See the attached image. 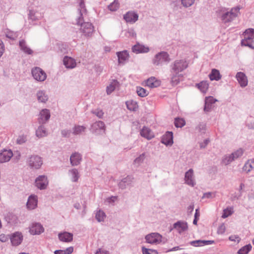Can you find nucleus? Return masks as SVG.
I'll return each instance as SVG.
<instances>
[{
    "mask_svg": "<svg viewBox=\"0 0 254 254\" xmlns=\"http://www.w3.org/2000/svg\"><path fill=\"white\" fill-rule=\"evenodd\" d=\"M126 105L128 110L130 111H134L136 108V103L134 102H127Z\"/></svg>",
    "mask_w": 254,
    "mask_h": 254,
    "instance_id": "52",
    "label": "nucleus"
},
{
    "mask_svg": "<svg viewBox=\"0 0 254 254\" xmlns=\"http://www.w3.org/2000/svg\"><path fill=\"white\" fill-rule=\"evenodd\" d=\"M226 231V227L224 223L221 224L218 228L217 233L218 234H223Z\"/></svg>",
    "mask_w": 254,
    "mask_h": 254,
    "instance_id": "58",
    "label": "nucleus"
},
{
    "mask_svg": "<svg viewBox=\"0 0 254 254\" xmlns=\"http://www.w3.org/2000/svg\"><path fill=\"white\" fill-rule=\"evenodd\" d=\"M119 64H124L128 59L129 54L127 51H124L117 53Z\"/></svg>",
    "mask_w": 254,
    "mask_h": 254,
    "instance_id": "33",
    "label": "nucleus"
},
{
    "mask_svg": "<svg viewBox=\"0 0 254 254\" xmlns=\"http://www.w3.org/2000/svg\"><path fill=\"white\" fill-rule=\"evenodd\" d=\"M42 124L36 130V135L38 138H42L48 135V132L45 126Z\"/></svg>",
    "mask_w": 254,
    "mask_h": 254,
    "instance_id": "35",
    "label": "nucleus"
},
{
    "mask_svg": "<svg viewBox=\"0 0 254 254\" xmlns=\"http://www.w3.org/2000/svg\"><path fill=\"white\" fill-rule=\"evenodd\" d=\"M145 84L150 88H155L160 86V81L154 77H151L146 81Z\"/></svg>",
    "mask_w": 254,
    "mask_h": 254,
    "instance_id": "32",
    "label": "nucleus"
},
{
    "mask_svg": "<svg viewBox=\"0 0 254 254\" xmlns=\"http://www.w3.org/2000/svg\"><path fill=\"white\" fill-rule=\"evenodd\" d=\"M142 251L143 254H158V252L156 250L149 249L144 247L142 248Z\"/></svg>",
    "mask_w": 254,
    "mask_h": 254,
    "instance_id": "54",
    "label": "nucleus"
},
{
    "mask_svg": "<svg viewBox=\"0 0 254 254\" xmlns=\"http://www.w3.org/2000/svg\"><path fill=\"white\" fill-rule=\"evenodd\" d=\"M209 142H210V140L208 138H207V139H205L203 142H200L199 143L200 148L201 149L205 148L206 147V146L207 145V144L209 143Z\"/></svg>",
    "mask_w": 254,
    "mask_h": 254,
    "instance_id": "61",
    "label": "nucleus"
},
{
    "mask_svg": "<svg viewBox=\"0 0 254 254\" xmlns=\"http://www.w3.org/2000/svg\"><path fill=\"white\" fill-rule=\"evenodd\" d=\"M27 162L31 169H38L43 164V160L40 156L33 155L28 158Z\"/></svg>",
    "mask_w": 254,
    "mask_h": 254,
    "instance_id": "6",
    "label": "nucleus"
},
{
    "mask_svg": "<svg viewBox=\"0 0 254 254\" xmlns=\"http://www.w3.org/2000/svg\"><path fill=\"white\" fill-rule=\"evenodd\" d=\"M82 161V155L78 152H74L70 157V163L72 166L79 165Z\"/></svg>",
    "mask_w": 254,
    "mask_h": 254,
    "instance_id": "18",
    "label": "nucleus"
},
{
    "mask_svg": "<svg viewBox=\"0 0 254 254\" xmlns=\"http://www.w3.org/2000/svg\"><path fill=\"white\" fill-rule=\"evenodd\" d=\"M173 133L171 131H167L163 135L161 138V142L166 145L171 146L173 143Z\"/></svg>",
    "mask_w": 254,
    "mask_h": 254,
    "instance_id": "24",
    "label": "nucleus"
},
{
    "mask_svg": "<svg viewBox=\"0 0 254 254\" xmlns=\"http://www.w3.org/2000/svg\"><path fill=\"white\" fill-rule=\"evenodd\" d=\"M136 92L137 95L141 97H145L148 95L147 90L140 87H137Z\"/></svg>",
    "mask_w": 254,
    "mask_h": 254,
    "instance_id": "48",
    "label": "nucleus"
},
{
    "mask_svg": "<svg viewBox=\"0 0 254 254\" xmlns=\"http://www.w3.org/2000/svg\"><path fill=\"white\" fill-rule=\"evenodd\" d=\"M140 134L141 136L148 140L151 139L154 137V133L149 128L146 127H143L140 130Z\"/></svg>",
    "mask_w": 254,
    "mask_h": 254,
    "instance_id": "27",
    "label": "nucleus"
},
{
    "mask_svg": "<svg viewBox=\"0 0 254 254\" xmlns=\"http://www.w3.org/2000/svg\"><path fill=\"white\" fill-rule=\"evenodd\" d=\"M138 18V14L134 11H128L124 15V19L126 21L130 23H135Z\"/></svg>",
    "mask_w": 254,
    "mask_h": 254,
    "instance_id": "17",
    "label": "nucleus"
},
{
    "mask_svg": "<svg viewBox=\"0 0 254 254\" xmlns=\"http://www.w3.org/2000/svg\"><path fill=\"white\" fill-rule=\"evenodd\" d=\"M31 73L33 78L38 81H44L47 78L45 72L39 67L32 68Z\"/></svg>",
    "mask_w": 254,
    "mask_h": 254,
    "instance_id": "10",
    "label": "nucleus"
},
{
    "mask_svg": "<svg viewBox=\"0 0 254 254\" xmlns=\"http://www.w3.org/2000/svg\"><path fill=\"white\" fill-rule=\"evenodd\" d=\"M239 11L238 7L232 8L230 11L226 12L221 16V20L225 23H229L233 20L237 16Z\"/></svg>",
    "mask_w": 254,
    "mask_h": 254,
    "instance_id": "5",
    "label": "nucleus"
},
{
    "mask_svg": "<svg viewBox=\"0 0 254 254\" xmlns=\"http://www.w3.org/2000/svg\"><path fill=\"white\" fill-rule=\"evenodd\" d=\"M188 66L187 62L184 60H177L170 65L171 83L173 85H177L182 77L180 72L184 71Z\"/></svg>",
    "mask_w": 254,
    "mask_h": 254,
    "instance_id": "2",
    "label": "nucleus"
},
{
    "mask_svg": "<svg viewBox=\"0 0 254 254\" xmlns=\"http://www.w3.org/2000/svg\"><path fill=\"white\" fill-rule=\"evenodd\" d=\"M251 244L247 245L241 248L238 252V254H248L252 249Z\"/></svg>",
    "mask_w": 254,
    "mask_h": 254,
    "instance_id": "45",
    "label": "nucleus"
},
{
    "mask_svg": "<svg viewBox=\"0 0 254 254\" xmlns=\"http://www.w3.org/2000/svg\"><path fill=\"white\" fill-rule=\"evenodd\" d=\"M244 39L241 41V44L242 46H247L250 48L254 49V46H253V40L251 39L249 37L246 36L244 34Z\"/></svg>",
    "mask_w": 254,
    "mask_h": 254,
    "instance_id": "38",
    "label": "nucleus"
},
{
    "mask_svg": "<svg viewBox=\"0 0 254 254\" xmlns=\"http://www.w3.org/2000/svg\"><path fill=\"white\" fill-rule=\"evenodd\" d=\"M10 239L12 245L17 246L20 245L22 242L23 236L21 233L16 232L11 235Z\"/></svg>",
    "mask_w": 254,
    "mask_h": 254,
    "instance_id": "14",
    "label": "nucleus"
},
{
    "mask_svg": "<svg viewBox=\"0 0 254 254\" xmlns=\"http://www.w3.org/2000/svg\"><path fill=\"white\" fill-rule=\"evenodd\" d=\"M244 34L246 36L249 37L251 39L254 38V29H248L244 32Z\"/></svg>",
    "mask_w": 254,
    "mask_h": 254,
    "instance_id": "56",
    "label": "nucleus"
},
{
    "mask_svg": "<svg viewBox=\"0 0 254 254\" xmlns=\"http://www.w3.org/2000/svg\"><path fill=\"white\" fill-rule=\"evenodd\" d=\"M27 140L26 135L22 134L17 137L16 139V143L18 144H22L25 143Z\"/></svg>",
    "mask_w": 254,
    "mask_h": 254,
    "instance_id": "53",
    "label": "nucleus"
},
{
    "mask_svg": "<svg viewBox=\"0 0 254 254\" xmlns=\"http://www.w3.org/2000/svg\"><path fill=\"white\" fill-rule=\"evenodd\" d=\"M43 17V9L41 7H36L29 10L28 18L33 21L39 20Z\"/></svg>",
    "mask_w": 254,
    "mask_h": 254,
    "instance_id": "8",
    "label": "nucleus"
},
{
    "mask_svg": "<svg viewBox=\"0 0 254 254\" xmlns=\"http://www.w3.org/2000/svg\"><path fill=\"white\" fill-rule=\"evenodd\" d=\"M145 158V154L144 153L140 154L138 157H137L136 158H135V160H134V164L136 165L137 166H139L140 164H141L143 162Z\"/></svg>",
    "mask_w": 254,
    "mask_h": 254,
    "instance_id": "50",
    "label": "nucleus"
},
{
    "mask_svg": "<svg viewBox=\"0 0 254 254\" xmlns=\"http://www.w3.org/2000/svg\"><path fill=\"white\" fill-rule=\"evenodd\" d=\"M244 187L245 185L243 183H241L239 188V192L237 194H235L233 196L234 199H238L242 196L243 192V190Z\"/></svg>",
    "mask_w": 254,
    "mask_h": 254,
    "instance_id": "51",
    "label": "nucleus"
},
{
    "mask_svg": "<svg viewBox=\"0 0 254 254\" xmlns=\"http://www.w3.org/2000/svg\"><path fill=\"white\" fill-rule=\"evenodd\" d=\"M36 187L40 190H45L48 185V180L45 175H40L35 180Z\"/></svg>",
    "mask_w": 254,
    "mask_h": 254,
    "instance_id": "11",
    "label": "nucleus"
},
{
    "mask_svg": "<svg viewBox=\"0 0 254 254\" xmlns=\"http://www.w3.org/2000/svg\"><path fill=\"white\" fill-rule=\"evenodd\" d=\"M19 46L20 50L26 54L32 55L33 53V51L28 47L24 40L19 41Z\"/></svg>",
    "mask_w": 254,
    "mask_h": 254,
    "instance_id": "30",
    "label": "nucleus"
},
{
    "mask_svg": "<svg viewBox=\"0 0 254 254\" xmlns=\"http://www.w3.org/2000/svg\"><path fill=\"white\" fill-rule=\"evenodd\" d=\"M86 130V127L83 126L76 125L72 129V133L76 135H79L84 132Z\"/></svg>",
    "mask_w": 254,
    "mask_h": 254,
    "instance_id": "41",
    "label": "nucleus"
},
{
    "mask_svg": "<svg viewBox=\"0 0 254 254\" xmlns=\"http://www.w3.org/2000/svg\"><path fill=\"white\" fill-rule=\"evenodd\" d=\"M194 0H182V4L184 6L188 7L193 4Z\"/></svg>",
    "mask_w": 254,
    "mask_h": 254,
    "instance_id": "57",
    "label": "nucleus"
},
{
    "mask_svg": "<svg viewBox=\"0 0 254 254\" xmlns=\"http://www.w3.org/2000/svg\"><path fill=\"white\" fill-rule=\"evenodd\" d=\"M171 59L168 53L162 51L156 54L152 60V63L156 66H162L170 62Z\"/></svg>",
    "mask_w": 254,
    "mask_h": 254,
    "instance_id": "4",
    "label": "nucleus"
},
{
    "mask_svg": "<svg viewBox=\"0 0 254 254\" xmlns=\"http://www.w3.org/2000/svg\"><path fill=\"white\" fill-rule=\"evenodd\" d=\"M243 153L244 150L242 148H239L231 154L224 155L222 158L221 163L224 165H228L240 158Z\"/></svg>",
    "mask_w": 254,
    "mask_h": 254,
    "instance_id": "3",
    "label": "nucleus"
},
{
    "mask_svg": "<svg viewBox=\"0 0 254 254\" xmlns=\"http://www.w3.org/2000/svg\"><path fill=\"white\" fill-rule=\"evenodd\" d=\"M206 130V125L205 123H200L195 127V130L202 134L205 132Z\"/></svg>",
    "mask_w": 254,
    "mask_h": 254,
    "instance_id": "43",
    "label": "nucleus"
},
{
    "mask_svg": "<svg viewBox=\"0 0 254 254\" xmlns=\"http://www.w3.org/2000/svg\"><path fill=\"white\" fill-rule=\"evenodd\" d=\"M9 238L10 237L8 236L3 234L0 235V241L2 242H6Z\"/></svg>",
    "mask_w": 254,
    "mask_h": 254,
    "instance_id": "64",
    "label": "nucleus"
},
{
    "mask_svg": "<svg viewBox=\"0 0 254 254\" xmlns=\"http://www.w3.org/2000/svg\"><path fill=\"white\" fill-rule=\"evenodd\" d=\"M229 239L231 241L236 242L239 243L240 241V238L237 235H232L229 237Z\"/></svg>",
    "mask_w": 254,
    "mask_h": 254,
    "instance_id": "62",
    "label": "nucleus"
},
{
    "mask_svg": "<svg viewBox=\"0 0 254 254\" xmlns=\"http://www.w3.org/2000/svg\"><path fill=\"white\" fill-rule=\"evenodd\" d=\"M5 35L7 38L14 40L17 38L18 36V34L17 32H14L9 30H7L5 33Z\"/></svg>",
    "mask_w": 254,
    "mask_h": 254,
    "instance_id": "44",
    "label": "nucleus"
},
{
    "mask_svg": "<svg viewBox=\"0 0 254 254\" xmlns=\"http://www.w3.org/2000/svg\"><path fill=\"white\" fill-rule=\"evenodd\" d=\"M214 196H215V195L213 194L212 192H205L203 194V195L202 197V199L205 198H211L214 197Z\"/></svg>",
    "mask_w": 254,
    "mask_h": 254,
    "instance_id": "63",
    "label": "nucleus"
},
{
    "mask_svg": "<svg viewBox=\"0 0 254 254\" xmlns=\"http://www.w3.org/2000/svg\"><path fill=\"white\" fill-rule=\"evenodd\" d=\"M38 101L41 103H46L48 100V96L44 90H39L36 93Z\"/></svg>",
    "mask_w": 254,
    "mask_h": 254,
    "instance_id": "34",
    "label": "nucleus"
},
{
    "mask_svg": "<svg viewBox=\"0 0 254 254\" xmlns=\"http://www.w3.org/2000/svg\"><path fill=\"white\" fill-rule=\"evenodd\" d=\"M236 78L241 87H245L247 86L248 80L245 73L243 72H238L236 75Z\"/></svg>",
    "mask_w": 254,
    "mask_h": 254,
    "instance_id": "16",
    "label": "nucleus"
},
{
    "mask_svg": "<svg viewBox=\"0 0 254 254\" xmlns=\"http://www.w3.org/2000/svg\"><path fill=\"white\" fill-rule=\"evenodd\" d=\"M119 85V82L116 80H113L106 88V92L108 95L111 94Z\"/></svg>",
    "mask_w": 254,
    "mask_h": 254,
    "instance_id": "37",
    "label": "nucleus"
},
{
    "mask_svg": "<svg viewBox=\"0 0 254 254\" xmlns=\"http://www.w3.org/2000/svg\"><path fill=\"white\" fill-rule=\"evenodd\" d=\"M173 228L179 233H181L188 230V224L185 221H179L174 224Z\"/></svg>",
    "mask_w": 254,
    "mask_h": 254,
    "instance_id": "26",
    "label": "nucleus"
},
{
    "mask_svg": "<svg viewBox=\"0 0 254 254\" xmlns=\"http://www.w3.org/2000/svg\"><path fill=\"white\" fill-rule=\"evenodd\" d=\"M233 213V209L232 207H227V208L223 210V212L222 215L223 218H226L228 216H230Z\"/></svg>",
    "mask_w": 254,
    "mask_h": 254,
    "instance_id": "47",
    "label": "nucleus"
},
{
    "mask_svg": "<svg viewBox=\"0 0 254 254\" xmlns=\"http://www.w3.org/2000/svg\"><path fill=\"white\" fill-rule=\"evenodd\" d=\"M185 121L182 118H176L174 124L177 127H182L185 125Z\"/></svg>",
    "mask_w": 254,
    "mask_h": 254,
    "instance_id": "49",
    "label": "nucleus"
},
{
    "mask_svg": "<svg viewBox=\"0 0 254 254\" xmlns=\"http://www.w3.org/2000/svg\"><path fill=\"white\" fill-rule=\"evenodd\" d=\"M44 231V227L39 223H33L29 227V232L32 235H39Z\"/></svg>",
    "mask_w": 254,
    "mask_h": 254,
    "instance_id": "13",
    "label": "nucleus"
},
{
    "mask_svg": "<svg viewBox=\"0 0 254 254\" xmlns=\"http://www.w3.org/2000/svg\"><path fill=\"white\" fill-rule=\"evenodd\" d=\"M119 6L120 3H119V2L116 0H115L108 6V8L111 11H115L119 9Z\"/></svg>",
    "mask_w": 254,
    "mask_h": 254,
    "instance_id": "46",
    "label": "nucleus"
},
{
    "mask_svg": "<svg viewBox=\"0 0 254 254\" xmlns=\"http://www.w3.org/2000/svg\"><path fill=\"white\" fill-rule=\"evenodd\" d=\"M134 178L132 176H127L125 178H123L118 184L119 187L122 190H124L132 184L133 182Z\"/></svg>",
    "mask_w": 254,
    "mask_h": 254,
    "instance_id": "19",
    "label": "nucleus"
},
{
    "mask_svg": "<svg viewBox=\"0 0 254 254\" xmlns=\"http://www.w3.org/2000/svg\"><path fill=\"white\" fill-rule=\"evenodd\" d=\"M68 175L72 182H77L80 178L79 172L76 168L69 169L68 171Z\"/></svg>",
    "mask_w": 254,
    "mask_h": 254,
    "instance_id": "29",
    "label": "nucleus"
},
{
    "mask_svg": "<svg viewBox=\"0 0 254 254\" xmlns=\"http://www.w3.org/2000/svg\"><path fill=\"white\" fill-rule=\"evenodd\" d=\"M105 217L106 214L105 212L101 209L97 211L95 214V218L98 222L104 221Z\"/></svg>",
    "mask_w": 254,
    "mask_h": 254,
    "instance_id": "42",
    "label": "nucleus"
},
{
    "mask_svg": "<svg viewBox=\"0 0 254 254\" xmlns=\"http://www.w3.org/2000/svg\"><path fill=\"white\" fill-rule=\"evenodd\" d=\"M214 243V241L198 240L191 241L189 244L193 247H202L205 245H211Z\"/></svg>",
    "mask_w": 254,
    "mask_h": 254,
    "instance_id": "28",
    "label": "nucleus"
},
{
    "mask_svg": "<svg viewBox=\"0 0 254 254\" xmlns=\"http://www.w3.org/2000/svg\"><path fill=\"white\" fill-rule=\"evenodd\" d=\"M71 133V131L69 129H63L61 130V134L63 137H69Z\"/></svg>",
    "mask_w": 254,
    "mask_h": 254,
    "instance_id": "59",
    "label": "nucleus"
},
{
    "mask_svg": "<svg viewBox=\"0 0 254 254\" xmlns=\"http://www.w3.org/2000/svg\"><path fill=\"white\" fill-rule=\"evenodd\" d=\"M216 101H217V100L212 96L206 97L204 111L206 113L210 112L212 109V105Z\"/></svg>",
    "mask_w": 254,
    "mask_h": 254,
    "instance_id": "22",
    "label": "nucleus"
},
{
    "mask_svg": "<svg viewBox=\"0 0 254 254\" xmlns=\"http://www.w3.org/2000/svg\"><path fill=\"white\" fill-rule=\"evenodd\" d=\"M13 156L11 150H4L0 153V163H5L9 161Z\"/></svg>",
    "mask_w": 254,
    "mask_h": 254,
    "instance_id": "21",
    "label": "nucleus"
},
{
    "mask_svg": "<svg viewBox=\"0 0 254 254\" xmlns=\"http://www.w3.org/2000/svg\"><path fill=\"white\" fill-rule=\"evenodd\" d=\"M84 0H79L78 9L79 16L77 19V24L80 25V31L85 36L90 37L94 31V29L90 22H84V18L87 14Z\"/></svg>",
    "mask_w": 254,
    "mask_h": 254,
    "instance_id": "1",
    "label": "nucleus"
},
{
    "mask_svg": "<svg viewBox=\"0 0 254 254\" xmlns=\"http://www.w3.org/2000/svg\"><path fill=\"white\" fill-rule=\"evenodd\" d=\"M185 182L188 185L193 187L195 185V181L193 176V171L192 169H189L185 173Z\"/></svg>",
    "mask_w": 254,
    "mask_h": 254,
    "instance_id": "12",
    "label": "nucleus"
},
{
    "mask_svg": "<svg viewBox=\"0 0 254 254\" xmlns=\"http://www.w3.org/2000/svg\"><path fill=\"white\" fill-rule=\"evenodd\" d=\"M196 86L201 92L205 93L208 89L209 83L207 81H202L196 84Z\"/></svg>",
    "mask_w": 254,
    "mask_h": 254,
    "instance_id": "40",
    "label": "nucleus"
},
{
    "mask_svg": "<svg viewBox=\"0 0 254 254\" xmlns=\"http://www.w3.org/2000/svg\"><path fill=\"white\" fill-rule=\"evenodd\" d=\"M136 32L133 29H129L127 32V36L129 37H135Z\"/></svg>",
    "mask_w": 254,
    "mask_h": 254,
    "instance_id": "60",
    "label": "nucleus"
},
{
    "mask_svg": "<svg viewBox=\"0 0 254 254\" xmlns=\"http://www.w3.org/2000/svg\"><path fill=\"white\" fill-rule=\"evenodd\" d=\"M162 235L158 233H151L145 237L146 243L152 245L160 244L162 242Z\"/></svg>",
    "mask_w": 254,
    "mask_h": 254,
    "instance_id": "9",
    "label": "nucleus"
},
{
    "mask_svg": "<svg viewBox=\"0 0 254 254\" xmlns=\"http://www.w3.org/2000/svg\"><path fill=\"white\" fill-rule=\"evenodd\" d=\"M90 130L94 134H102L105 132L106 126L103 122L96 121L92 124Z\"/></svg>",
    "mask_w": 254,
    "mask_h": 254,
    "instance_id": "7",
    "label": "nucleus"
},
{
    "mask_svg": "<svg viewBox=\"0 0 254 254\" xmlns=\"http://www.w3.org/2000/svg\"><path fill=\"white\" fill-rule=\"evenodd\" d=\"M38 197L35 195H31L29 196L26 206L28 209L33 210L37 206Z\"/></svg>",
    "mask_w": 254,
    "mask_h": 254,
    "instance_id": "20",
    "label": "nucleus"
},
{
    "mask_svg": "<svg viewBox=\"0 0 254 254\" xmlns=\"http://www.w3.org/2000/svg\"><path fill=\"white\" fill-rule=\"evenodd\" d=\"M58 236L61 241L64 242H71L73 239L72 234L66 232L59 233Z\"/></svg>",
    "mask_w": 254,
    "mask_h": 254,
    "instance_id": "31",
    "label": "nucleus"
},
{
    "mask_svg": "<svg viewBox=\"0 0 254 254\" xmlns=\"http://www.w3.org/2000/svg\"><path fill=\"white\" fill-rule=\"evenodd\" d=\"M254 168V159H249L246 162L243 168V170L247 173L250 172Z\"/></svg>",
    "mask_w": 254,
    "mask_h": 254,
    "instance_id": "39",
    "label": "nucleus"
},
{
    "mask_svg": "<svg viewBox=\"0 0 254 254\" xmlns=\"http://www.w3.org/2000/svg\"><path fill=\"white\" fill-rule=\"evenodd\" d=\"M51 116L50 111L48 109H43L39 114L38 122L40 124H45L50 119Z\"/></svg>",
    "mask_w": 254,
    "mask_h": 254,
    "instance_id": "15",
    "label": "nucleus"
},
{
    "mask_svg": "<svg viewBox=\"0 0 254 254\" xmlns=\"http://www.w3.org/2000/svg\"><path fill=\"white\" fill-rule=\"evenodd\" d=\"M92 113L96 115L99 118H102L104 115L103 111L99 109H97L91 111Z\"/></svg>",
    "mask_w": 254,
    "mask_h": 254,
    "instance_id": "55",
    "label": "nucleus"
},
{
    "mask_svg": "<svg viewBox=\"0 0 254 254\" xmlns=\"http://www.w3.org/2000/svg\"><path fill=\"white\" fill-rule=\"evenodd\" d=\"M132 51L135 54L147 53L149 51V48L147 46L137 43L132 47Z\"/></svg>",
    "mask_w": 254,
    "mask_h": 254,
    "instance_id": "23",
    "label": "nucleus"
},
{
    "mask_svg": "<svg viewBox=\"0 0 254 254\" xmlns=\"http://www.w3.org/2000/svg\"><path fill=\"white\" fill-rule=\"evenodd\" d=\"M63 63L66 68L72 69L76 67V61L72 58L65 56L63 59Z\"/></svg>",
    "mask_w": 254,
    "mask_h": 254,
    "instance_id": "25",
    "label": "nucleus"
},
{
    "mask_svg": "<svg viewBox=\"0 0 254 254\" xmlns=\"http://www.w3.org/2000/svg\"><path fill=\"white\" fill-rule=\"evenodd\" d=\"M210 80L218 81L221 78V75L218 69L213 68L211 70L210 73L209 75Z\"/></svg>",
    "mask_w": 254,
    "mask_h": 254,
    "instance_id": "36",
    "label": "nucleus"
}]
</instances>
